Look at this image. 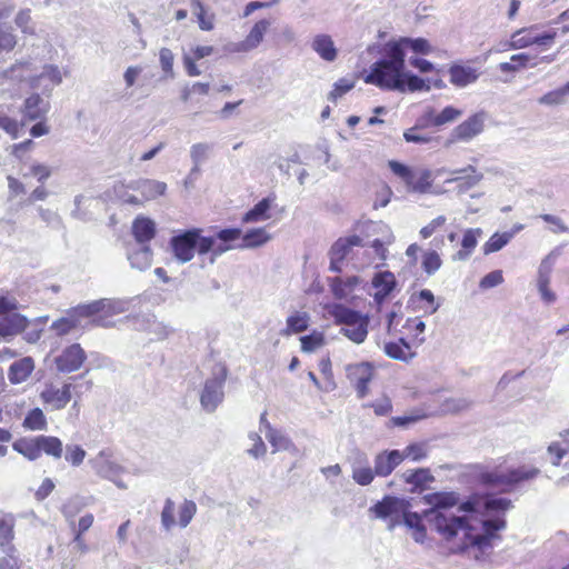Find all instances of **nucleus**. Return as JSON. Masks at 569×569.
Instances as JSON below:
<instances>
[{
  "label": "nucleus",
  "instance_id": "nucleus-1",
  "mask_svg": "<svg viewBox=\"0 0 569 569\" xmlns=\"http://www.w3.org/2000/svg\"><path fill=\"white\" fill-rule=\"evenodd\" d=\"M363 80L389 91L428 92L431 89L429 80L406 69V52L400 42L389 41L385 44L382 58L371 64Z\"/></svg>",
  "mask_w": 569,
  "mask_h": 569
},
{
  "label": "nucleus",
  "instance_id": "nucleus-2",
  "mask_svg": "<svg viewBox=\"0 0 569 569\" xmlns=\"http://www.w3.org/2000/svg\"><path fill=\"white\" fill-rule=\"evenodd\" d=\"M539 473L540 469L536 467L520 466L506 472L480 471L477 479L486 487L498 488L501 492H511L517 485L535 479Z\"/></svg>",
  "mask_w": 569,
  "mask_h": 569
},
{
  "label": "nucleus",
  "instance_id": "nucleus-3",
  "mask_svg": "<svg viewBox=\"0 0 569 569\" xmlns=\"http://www.w3.org/2000/svg\"><path fill=\"white\" fill-rule=\"evenodd\" d=\"M12 448L29 461L38 460L42 453L60 459L63 452L62 441L53 436L23 437L12 443Z\"/></svg>",
  "mask_w": 569,
  "mask_h": 569
},
{
  "label": "nucleus",
  "instance_id": "nucleus-4",
  "mask_svg": "<svg viewBox=\"0 0 569 569\" xmlns=\"http://www.w3.org/2000/svg\"><path fill=\"white\" fill-rule=\"evenodd\" d=\"M423 517L432 531H436L442 540L450 542L459 532H462L466 542V531L470 530V521L467 516H457L452 512L423 511Z\"/></svg>",
  "mask_w": 569,
  "mask_h": 569
},
{
  "label": "nucleus",
  "instance_id": "nucleus-5",
  "mask_svg": "<svg viewBox=\"0 0 569 569\" xmlns=\"http://www.w3.org/2000/svg\"><path fill=\"white\" fill-rule=\"evenodd\" d=\"M457 507L458 511L463 513L462 516H490L498 515L500 512L503 513L506 510L512 507V502L507 498L475 492L468 496L465 500L460 499V502L457 505Z\"/></svg>",
  "mask_w": 569,
  "mask_h": 569
},
{
  "label": "nucleus",
  "instance_id": "nucleus-6",
  "mask_svg": "<svg viewBox=\"0 0 569 569\" xmlns=\"http://www.w3.org/2000/svg\"><path fill=\"white\" fill-rule=\"evenodd\" d=\"M506 528V520L502 517H492L482 521V533H475L473 527L470 525V530L466 531V542H460L452 552L462 553L469 548H477L480 551H486L491 548V541L497 537V531Z\"/></svg>",
  "mask_w": 569,
  "mask_h": 569
},
{
  "label": "nucleus",
  "instance_id": "nucleus-7",
  "mask_svg": "<svg viewBox=\"0 0 569 569\" xmlns=\"http://www.w3.org/2000/svg\"><path fill=\"white\" fill-rule=\"evenodd\" d=\"M333 315L337 323L343 326L341 328L343 336L357 345L366 340L369 325L367 316L343 306H337Z\"/></svg>",
  "mask_w": 569,
  "mask_h": 569
},
{
  "label": "nucleus",
  "instance_id": "nucleus-8",
  "mask_svg": "<svg viewBox=\"0 0 569 569\" xmlns=\"http://www.w3.org/2000/svg\"><path fill=\"white\" fill-rule=\"evenodd\" d=\"M228 375V369L224 366H214L209 377L203 385L200 393V405L206 412H213L224 398V383Z\"/></svg>",
  "mask_w": 569,
  "mask_h": 569
},
{
  "label": "nucleus",
  "instance_id": "nucleus-9",
  "mask_svg": "<svg viewBox=\"0 0 569 569\" xmlns=\"http://www.w3.org/2000/svg\"><path fill=\"white\" fill-rule=\"evenodd\" d=\"M203 238L202 230L199 228L187 229L174 234L169 241L173 257L180 263L189 262L196 251L200 254V243Z\"/></svg>",
  "mask_w": 569,
  "mask_h": 569
},
{
  "label": "nucleus",
  "instance_id": "nucleus-10",
  "mask_svg": "<svg viewBox=\"0 0 569 569\" xmlns=\"http://www.w3.org/2000/svg\"><path fill=\"white\" fill-rule=\"evenodd\" d=\"M242 230L240 228H224L214 233V236L204 237L200 243V254L211 253L210 263L216 261V258L224 252L237 248L233 244L240 240Z\"/></svg>",
  "mask_w": 569,
  "mask_h": 569
},
{
  "label": "nucleus",
  "instance_id": "nucleus-11",
  "mask_svg": "<svg viewBox=\"0 0 569 569\" xmlns=\"http://www.w3.org/2000/svg\"><path fill=\"white\" fill-rule=\"evenodd\" d=\"M124 303L122 301L102 298L89 303L78 305L70 311L78 321L80 318H89L99 313H103L104 316H113L124 312Z\"/></svg>",
  "mask_w": 569,
  "mask_h": 569
},
{
  "label": "nucleus",
  "instance_id": "nucleus-12",
  "mask_svg": "<svg viewBox=\"0 0 569 569\" xmlns=\"http://www.w3.org/2000/svg\"><path fill=\"white\" fill-rule=\"evenodd\" d=\"M346 375L353 385L359 399L365 398L369 392V383L375 375V367L371 362L362 361L346 367Z\"/></svg>",
  "mask_w": 569,
  "mask_h": 569
},
{
  "label": "nucleus",
  "instance_id": "nucleus-13",
  "mask_svg": "<svg viewBox=\"0 0 569 569\" xmlns=\"http://www.w3.org/2000/svg\"><path fill=\"white\" fill-rule=\"evenodd\" d=\"M87 360V353L79 343H73L62 350L54 359L57 370L71 373L79 370Z\"/></svg>",
  "mask_w": 569,
  "mask_h": 569
},
{
  "label": "nucleus",
  "instance_id": "nucleus-14",
  "mask_svg": "<svg viewBox=\"0 0 569 569\" xmlns=\"http://www.w3.org/2000/svg\"><path fill=\"white\" fill-rule=\"evenodd\" d=\"M358 246H363V243L362 239L357 234L339 238L329 250V270L332 272H341L343 260L349 254L351 248Z\"/></svg>",
  "mask_w": 569,
  "mask_h": 569
},
{
  "label": "nucleus",
  "instance_id": "nucleus-15",
  "mask_svg": "<svg viewBox=\"0 0 569 569\" xmlns=\"http://www.w3.org/2000/svg\"><path fill=\"white\" fill-rule=\"evenodd\" d=\"M485 120V112H478L472 114L452 130L450 134V142H468L472 140L475 137H477L483 131Z\"/></svg>",
  "mask_w": 569,
  "mask_h": 569
},
{
  "label": "nucleus",
  "instance_id": "nucleus-16",
  "mask_svg": "<svg viewBox=\"0 0 569 569\" xmlns=\"http://www.w3.org/2000/svg\"><path fill=\"white\" fill-rule=\"evenodd\" d=\"M406 508H410V502L407 499L388 495L371 506L369 510L375 513L376 518L387 520L389 517L403 515Z\"/></svg>",
  "mask_w": 569,
  "mask_h": 569
},
{
  "label": "nucleus",
  "instance_id": "nucleus-17",
  "mask_svg": "<svg viewBox=\"0 0 569 569\" xmlns=\"http://www.w3.org/2000/svg\"><path fill=\"white\" fill-rule=\"evenodd\" d=\"M62 82L60 69L54 64H46L39 76L31 79L32 89H38L47 98L50 97L53 88Z\"/></svg>",
  "mask_w": 569,
  "mask_h": 569
},
{
  "label": "nucleus",
  "instance_id": "nucleus-18",
  "mask_svg": "<svg viewBox=\"0 0 569 569\" xmlns=\"http://www.w3.org/2000/svg\"><path fill=\"white\" fill-rule=\"evenodd\" d=\"M76 388L77 386L72 385L71 382L64 383L62 388H57L50 385L42 390L40 397L42 401L51 406L53 410H61L71 400V392L72 390H76Z\"/></svg>",
  "mask_w": 569,
  "mask_h": 569
},
{
  "label": "nucleus",
  "instance_id": "nucleus-19",
  "mask_svg": "<svg viewBox=\"0 0 569 569\" xmlns=\"http://www.w3.org/2000/svg\"><path fill=\"white\" fill-rule=\"evenodd\" d=\"M129 188L139 192L141 194L140 199L144 203L163 196L167 191V183L154 179L140 178L129 181Z\"/></svg>",
  "mask_w": 569,
  "mask_h": 569
},
{
  "label": "nucleus",
  "instance_id": "nucleus-20",
  "mask_svg": "<svg viewBox=\"0 0 569 569\" xmlns=\"http://www.w3.org/2000/svg\"><path fill=\"white\" fill-rule=\"evenodd\" d=\"M423 500L430 506L426 511L445 513L451 512L450 509L460 502V495L456 491H438L426 495Z\"/></svg>",
  "mask_w": 569,
  "mask_h": 569
},
{
  "label": "nucleus",
  "instance_id": "nucleus-21",
  "mask_svg": "<svg viewBox=\"0 0 569 569\" xmlns=\"http://www.w3.org/2000/svg\"><path fill=\"white\" fill-rule=\"evenodd\" d=\"M16 517L12 513L0 515V552L12 556L16 551L14 540Z\"/></svg>",
  "mask_w": 569,
  "mask_h": 569
},
{
  "label": "nucleus",
  "instance_id": "nucleus-22",
  "mask_svg": "<svg viewBox=\"0 0 569 569\" xmlns=\"http://www.w3.org/2000/svg\"><path fill=\"white\" fill-rule=\"evenodd\" d=\"M403 460L405 455L397 449L382 451L375 458V473L379 477H387Z\"/></svg>",
  "mask_w": 569,
  "mask_h": 569
},
{
  "label": "nucleus",
  "instance_id": "nucleus-23",
  "mask_svg": "<svg viewBox=\"0 0 569 569\" xmlns=\"http://www.w3.org/2000/svg\"><path fill=\"white\" fill-rule=\"evenodd\" d=\"M50 110V102L43 99L39 93H32L24 100L23 116L28 120H42Z\"/></svg>",
  "mask_w": 569,
  "mask_h": 569
},
{
  "label": "nucleus",
  "instance_id": "nucleus-24",
  "mask_svg": "<svg viewBox=\"0 0 569 569\" xmlns=\"http://www.w3.org/2000/svg\"><path fill=\"white\" fill-rule=\"evenodd\" d=\"M372 286L377 289L373 299L380 305L393 291L397 286V280L391 271H380L375 274Z\"/></svg>",
  "mask_w": 569,
  "mask_h": 569
},
{
  "label": "nucleus",
  "instance_id": "nucleus-25",
  "mask_svg": "<svg viewBox=\"0 0 569 569\" xmlns=\"http://www.w3.org/2000/svg\"><path fill=\"white\" fill-rule=\"evenodd\" d=\"M132 234L141 246H147L156 236V223L147 217L139 216L132 222Z\"/></svg>",
  "mask_w": 569,
  "mask_h": 569
},
{
  "label": "nucleus",
  "instance_id": "nucleus-26",
  "mask_svg": "<svg viewBox=\"0 0 569 569\" xmlns=\"http://www.w3.org/2000/svg\"><path fill=\"white\" fill-rule=\"evenodd\" d=\"M33 369L34 361L31 357L21 358L10 365L8 379L13 385L21 383L29 378Z\"/></svg>",
  "mask_w": 569,
  "mask_h": 569
},
{
  "label": "nucleus",
  "instance_id": "nucleus-27",
  "mask_svg": "<svg viewBox=\"0 0 569 569\" xmlns=\"http://www.w3.org/2000/svg\"><path fill=\"white\" fill-rule=\"evenodd\" d=\"M28 326V320L20 313H7L0 319V336L9 337L22 332Z\"/></svg>",
  "mask_w": 569,
  "mask_h": 569
},
{
  "label": "nucleus",
  "instance_id": "nucleus-28",
  "mask_svg": "<svg viewBox=\"0 0 569 569\" xmlns=\"http://www.w3.org/2000/svg\"><path fill=\"white\" fill-rule=\"evenodd\" d=\"M311 48L328 62L335 61L338 56V50L329 34H317L312 40Z\"/></svg>",
  "mask_w": 569,
  "mask_h": 569
},
{
  "label": "nucleus",
  "instance_id": "nucleus-29",
  "mask_svg": "<svg viewBox=\"0 0 569 569\" xmlns=\"http://www.w3.org/2000/svg\"><path fill=\"white\" fill-rule=\"evenodd\" d=\"M128 260L131 268L139 271H144L151 267L152 263V250L149 246H141L137 249H130L128 251Z\"/></svg>",
  "mask_w": 569,
  "mask_h": 569
},
{
  "label": "nucleus",
  "instance_id": "nucleus-30",
  "mask_svg": "<svg viewBox=\"0 0 569 569\" xmlns=\"http://www.w3.org/2000/svg\"><path fill=\"white\" fill-rule=\"evenodd\" d=\"M481 234H482V230L480 228L467 229L463 232V237H462V240H461L462 249L459 250L453 256V259L455 260H460V261H465V260L469 259V257L471 256L472 251L477 247L478 237H480Z\"/></svg>",
  "mask_w": 569,
  "mask_h": 569
},
{
  "label": "nucleus",
  "instance_id": "nucleus-31",
  "mask_svg": "<svg viewBox=\"0 0 569 569\" xmlns=\"http://www.w3.org/2000/svg\"><path fill=\"white\" fill-rule=\"evenodd\" d=\"M242 242L237 244L239 249L257 248L267 243L271 237L264 228H253L247 230L241 238Z\"/></svg>",
  "mask_w": 569,
  "mask_h": 569
},
{
  "label": "nucleus",
  "instance_id": "nucleus-32",
  "mask_svg": "<svg viewBox=\"0 0 569 569\" xmlns=\"http://www.w3.org/2000/svg\"><path fill=\"white\" fill-rule=\"evenodd\" d=\"M450 81L457 87H466L477 80L478 74L471 67L453 64L449 69Z\"/></svg>",
  "mask_w": 569,
  "mask_h": 569
},
{
  "label": "nucleus",
  "instance_id": "nucleus-33",
  "mask_svg": "<svg viewBox=\"0 0 569 569\" xmlns=\"http://www.w3.org/2000/svg\"><path fill=\"white\" fill-rule=\"evenodd\" d=\"M272 201L273 200L270 197L261 199L249 211L244 213V216L242 217V222L251 223L269 219V210L271 208Z\"/></svg>",
  "mask_w": 569,
  "mask_h": 569
},
{
  "label": "nucleus",
  "instance_id": "nucleus-34",
  "mask_svg": "<svg viewBox=\"0 0 569 569\" xmlns=\"http://www.w3.org/2000/svg\"><path fill=\"white\" fill-rule=\"evenodd\" d=\"M359 283V277L351 276L343 280L340 277H333L329 279V286L333 296L338 299L346 298L351 293L355 287Z\"/></svg>",
  "mask_w": 569,
  "mask_h": 569
},
{
  "label": "nucleus",
  "instance_id": "nucleus-35",
  "mask_svg": "<svg viewBox=\"0 0 569 569\" xmlns=\"http://www.w3.org/2000/svg\"><path fill=\"white\" fill-rule=\"evenodd\" d=\"M402 478L407 483L413 485L415 488L411 490L412 492L416 490L422 491L427 482H432L435 480V477L427 468L407 470L403 472Z\"/></svg>",
  "mask_w": 569,
  "mask_h": 569
},
{
  "label": "nucleus",
  "instance_id": "nucleus-36",
  "mask_svg": "<svg viewBox=\"0 0 569 569\" xmlns=\"http://www.w3.org/2000/svg\"><path fill=\"white\" fill-rule=\"evenodd\" d=\"M431 183L432 179L430 170L422 169L418 173L412 171L406 184L408 186V189L413 192L426 193L431 187Z\"/></svg>",
  "mask_w": 569,
  "mask_h": 569
},
{
  "label": "nucleus",
  "instance_id": "nucleus-37",
  "mask_svg": "<svg viewBox=\"0 0 569 569\" xmlns=\"http://www.w3.org/2000/svg\"><path fill=\"white\" fill-rule=\"evenodd\" d=\"M22 427L31 431H46L48 421L40 408L31 409L23 419Z\"/></svg>",
  "mask_w": 569,
  "mask_h": 569
},
{
  "label": "nucleus",
  "instance_id": "nucleus-38",
  "mask_svg": "<svg viewBox=\"0 0 569 569\" xmlns=\"http://www.w3.org/2000/svg\"><path fill=\"white\" fill-rule=\"evenodd\" d=\"M309 316L307 312H296L287 318V327L281 330L282 336L300 333L308 329Z\"/></svg>",
  "mask_w": 569,
  "mask_h": 569
},
{
  "label": "nucleus",
  "instance_id": "nucleus-39",
  "mask_svg": "<svg viewBox=\"0 0 569 569\" xmlns=\"http://www.w3.org/2000/svg\"><path fill=\"white\" fill-rule=\"evenodd\" d=\"M515 231L496 232L489 240L483 244L482 250L485 254H490L501 250L509 241L513 238Z\"/></svg>",
  "mask_w": 569,
  "mask_h": 569
},
{
  "label": "nucleus",
  "instance_id": "nucleus-40",
  "mask_svg": "<svg viewBox=\"0 0 569 569\" xmlns=\"http://www.w3.org/2000/svg\"><path fill=\"white\" fill-rule=\"evenodd\" d=\"M483 178L482 173L476 172L467 176H458L447 179L446 183L457 182L458 193H465L471 188L476 187Z\"/></svg>",
  "mask_w": 569,
  "mask_h": 569
},
{
  "label": "nucleus",
  "instance_id": "nucleus-41",
  "mask_svg": "<svg viewBox=\"0 0 569 569\" xmlns=\"http://www.w3.org/2000/svg\"><path fill=\"white\" fill-rule=\"evenodd\" d=\"M129 182H117L113 186V192L117 199L121 200L126 204L134 206V207H142L143 200L138 198L134 194L129 193Z\"/></svg>",
  "mask_w": 569,
  "mask_h": 569
},
{
  "label": "nucleus",
  "instance_id": "nucleus-42",
  "mask_svg": "<svg viewBox=\"0 0 569 569\" xmlns=\"http://www.w3.org/2000/svg\"><path fill=\"white\" fill-rule=\"evenodd\" d=\"M271 26V22L268 19H261L254 23L251 28L250 32L246 37L247 42L250 43L252 49H256L263 40L264 33Z\"/></svg>",
  "mask_w": 569,
  "mask_h": 569
},
{
  "label": "nucleus",
  "instance_id": "nucleus-43",
  "mask_svg": "<svg viewBox=\"0 0 569 569\" xmlns=\"http://www.w3.org/2000/svg\"><path fill=\"white\" fill-rule=\"evenodd\" d=\"M96 470L99 476L111 481H116V478H118L123 472V468L120 465L110 460L98 461L96 465Z\"/></svg>",
  "mask_w": 569,
  "mask_h": 569
},
{
  "label": "nucleus",
  "instance_id": "nucleus-44",
  "mask_svg": "<svg viewBox=\"0 0 569 569\" xmlns=\"http://www.w3.org/2000/svg\"><path fill=\"white\" fill-rule=\"evenodd\" d=\"M397 42L401 43V48H410L415 53L429 54L432 50L429 41L425 38H401Z\"/></svg>",
  "mask_w": 569,
  "mask_h": 569
},
{
  "label": "nucleus",
  "instance_id": "nucleus-45",
  "mask_svg": "<svg viewBox=\"0 0 569 569\" xmlns=\"http://www.w3.org/2000/svg\"><path fill=\"white\" fill-rule=\"evenodd\" d=\"M78 325L77 319L69 311V317H62L52 322L50 329L56 332L58 337H63L71 332Z\"/></svg>",
  "mask_w": 569,
  "mask_h": 569
},
{
  "label": "nucleus",
  "instance_id": "nucleus-46",
  "mask_svg": "<svg viewBox=\"0 0 569 569\" xmlns=\"http://www.w3.org/2000/svg\"><path fill=\"white\" fill-rule=\"evenodd\" d=\"M17 44V37L13 28L7 23L0 22V51H11Z\"/></svg>",
  "mask_w": 569,
  "mask_h": 569
},
{
  "label": "nucleus",
  "instance_id": "nucleus-47",
  "mask_svg": "<svg viewBox=\"0 0 569 569\" xmlns=\"http://www.w3.org/2000/svg\"><path fill=\"white\" fill-rule=\"evenodd\" d=\"M472 402L467 398H450L443 401L441 409L446 413H459L468 410Z\"/></svg>",
  "mask_w": 569,
  "mask_h": 569
},
{
  "label": "nucleus",
  "instance_id": "nucleus-48",
  "mask_svg": "<svg viewBox=\"0 0 569 569\" xmlns=\"http://www.w3.org/2000/svg\"><path fill=\"white\" fill-rule=\"evenodd\" d=\"M383 350L389 358L405 362H408L415 356V353L407 352L400 343L393 341L387 342Z\"/></svg>",
  "mask_w": 569,
  "mask_h": 569
},
{
  "label": "nucleus",
  "instance_id": "nucleus-49",
  "mask_svg": "<svg viewBox=\"0 0 569 569\" xmlns=\"http://www.w3.org/2000/svg\"><path fill=\"white\" fill-rule=\"evenodd\" d=\"M441 264L442 261L437 251L430 250L423 253L422 269L428 276L436 273L440 269Z\"/></svg>",
  "mask_w": 569,
  "mask_h": 569
},
{
  "label": "nucleus",
  "instance_id": "nucleus-50",
  "mask_svg": "<svg viewBox=\"0 0 569 569\" xmlns=\"http://www.w3.org/2000/svg\"><path fill=\"white\" fill-rule=\"evenodd\" d=\"M30 63L27 61H18L10 68L6 69L1 77L3 80H14L20 82L24 79V71L29 68Z\"/></svg>",
  "mask_w": 569,
  "mask_h": 569
},
{
  "label": "nucleus",
  "instance_id": "nucleus-51",
  "mask_svg": "<svg viewBox=\"0 0 569 569\" xmlns=\"http://www.w3.org/2000/svg\"><path fill=\"white\" fill-rule=\"evenodd\" d=\"M266 438L273 447V451L287 450L292 445L288 437L276 429L266 432Z\"/></svg>",
  "mask_w": 569,
  "mask_h": 569
},
{
  "label": "nucleus",
  "instance_id": "nucleus-52",
  "mask_svg": "<svg viewBox=\"0 0 569 569\" xmlns=\"http://www.w3.org/2000/svg\"><path fill=\"white\" fill-rule=\"evenodd\" d=\"M462 111L452 106H447L441 110V112L437 113V118L435 119V127H441L447 123L456 121Z\"/></svg>",
  "mask_w": 569,
  "mask_h": 569
},
{
  "label": "nucleus",
  "instance_id": "nucleus-53",
  "mask_svg": "<svg viewBox=\"0 0 569 569\" xmlns=\"http://www.w3.org/2000/svg\"><path fill=\"white\" fill-rule=\"evenodd\" d=\"M212 146L209 143H194L190 148V158L193 164L199 166L207 160Z\"/></svg>",
  "mask_w": 569,
  "mask_h": 569
},
{
  "label": "nucleus",
  "instance_id": "nucleus-54",
  "mask_svg": "<svg viewBox=\"0 0 569 569\" xmlns=\"http://www.w3.org/2000/svg\"><path fill=\"white\" fill-rule=\"evenodd\" d=\"M86 450L78 445H68L66 447L64 459L73 467L80 466L86 458Z\"/></svg>",
  "mask_w": 569,
  "mask_h": 569
},
{
  "label": "nucleus",
  "instance_id": "nucleus-55",
  "mask_svg": "<svg viewBox=\"0 0 569 569\" xmlns=\"http://www.w3.org/2000/svg\"><path fill=\"white\" fill-rule=\"evenodd\" d=\"M300 342L303 352H312L323 345V336L319 332H312L311 335L302 336Z\"/></svg>",
  "mask_w": 569,
  "mask_h": 569
},
{
  "label": "nucleus",
  "instance_id": "nucleus-56",
  "mask_svg": "<svg viewBox=\"0 0 569 569\" xmlns=\"http://www.w3.org/2000/svg\"><path fill=\"white\" fill-rule=\"evenodd\" d=\"M197 511V505L192 500H184L179 510V525L186 528Z\"/></svg>",
  "mask_w": 569,
  "mask_h": 569
},
{
  "label": "nucleus",
  "instance_id": "nucleus-57",
  "mask_svg": "<svg viewBox=\"0 0 569 569\" xmlns=\"http://www.w3.org/2000/svg\"><path fill=\"white\" fill-rule=\"evenodd\" d=\"M375 470L370 467H353L352 479L360 486H368L375 478Z\"/></svg>",
  "mask_w": 569,
  "mask_h": 569
},
{
  "label": "nucleus",
  "instance_id": "nucleus-58",
  "mask_svg": "<svg viewBox=\"0 0 569 569\" xmlns=\"http://www.w3.org/2000/svg\"><path fill=\"white\" fill-rule=\"evenodd\" d=\"M159 60H160V66H161V69L163 70V72L168 77L173 78V76H174V73H173L174 56H173L172 51L169 48H162L159 52Z\"/></svg>",
  "mask_w": 569,
  "mask_h": 569
},
{
  "label": "nucleus",
  "instance_id": "nucleus-59",
  "mask_svg": "<svg viewBox=\"0 0 569 569\" xmlns=\"http://www.w3.org/2000/svg\"><path fill=\"white\" fill-rule=\"evenodd\" d=\"M503 282V276L501 270H493L487 273L479 282V287L482 290L495 288Z\"/></svg>",
  "mask_w": 569,
  "mask_h": 569
},
{
  "label": "nucleus",
  "instance_id": "nucleus-60",
  "mask_svg": "<svg viewBox=\"0 0 569 569\" xmlns=\"http://www.w3.org/2000/svg\"><path fill=\"white\" fill-rule=\"evenodd\" d=\"M161 523L166 530H170L174 525V502L169 498L161 512Z\"/></svg>",
  "mask_w": 569,
  "mask_h": 569
},
{
  "label": "nucleus",
  "instance_id": "nucleus-61",
  "mask_svg": "<svg viewBox=\"0 0 569 569\" xmlns=\"http://www.w3.org/2000/svg\"><path fill=\"white\" fill-rule=\"evenodd\" d=\"M562 254V247H556L549 254L541 261L538 273L550 276L551 269L556 260Z\"/></svg>",
  "mask_w": 569,
  "mask_h": 569
},
{
  "label": "nucleus",
  "instance_id": "nucleus-62",
  "mask_svg": "<svg viewBox=\"0 0 569 569\" xmlns=\"http://www.w3.org/2000/svg\"><path fill=\"white\" fill-rule=\"evenodd\" d=\"M409 509L410 508H406V511L402 515L403 525L411 530L423 526V521H426L423 512L420 515L418 512L410 511Z\"/></svg>",
  "mask_w": 569,
  "mask_h": 569
},
{
  "label": "nucleus",
  "instance_id": "nucleus-63",
  "mask_svg": "<svg viewBox=\"0 0 569 569\" xmlns=\"http://www.w3.org/2000/svg\"><path fill=\"white\" fill-rule=\"evenodd\" d=\"M527 30L521 29L516 31L511 37L510 47L512 49H521L532 44L533 36L526 34Z\"/></svg>",
  "mask_w": 569,
  "mask_h": 569
},
{
  "label": "nucleus",
  "instance_id": "nucleus-64",
  "mask_svg": "<svg viewBox=\"0 0 569 569\" xmlns=\"http://www.w3.org/2000/svg\"><path fill=\"white\" fill-rule=\"evenodd\" d=\"M401 453L405 455V459L411 458L413 461H420L427 457V450L422 443H411Z\"/></svg>",
  "mask_w": 569,
  "mask_h": 569
}]
</instances>
